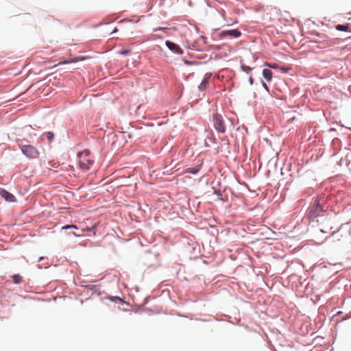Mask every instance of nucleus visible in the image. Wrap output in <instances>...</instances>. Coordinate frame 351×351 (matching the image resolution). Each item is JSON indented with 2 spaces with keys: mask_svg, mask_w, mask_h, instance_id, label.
Wrapping results in <instances>:
<instances>
[{
  "mask_svg": "<svg viewBox=\"0 0 351 351\" xmlns=\"http://www.w3.org/2000/svg\"><path fill=\"white\" fill-rule=\"evenodd\" d=\"M210 76H211V75L210 73H206L205 75L204 80H202V82H201V84H199V86L198 87L199 90L203 91L206 88L208 82H209V80L210 78Z\"/></svg>",
  "mask_w": 351,
  "mask_h": 351,
  "instance_id": "obj_8",
  "label": "nucleus"
},
{
  "mask_svg": "<svg viewBox=\"0 0 351 351\" xmlns=\"http://www.w3.org/2000/svg\"><path fill=\"white\" fill-rule=\"evenodd\" d=\"M320 199L319 198L317 197L313 203L311 204V206L309 208L308 216L311 219H313L319 216L321 213L323 212V208L319 204Z\"/></svg>",
  "mask_w": 351,
  "mask_h": 351,
  "instance_id": "obj_3",
  "label": "nucleus"
},
{
  "mask_svg": "<svg viewBox=\"0 0 351 351\" xmlns=\"http://www.w3.org/2000/svg\"><path fill=\"white\" fill-rule=\"evenodd\" d=\"M72 234H73V236H75V237H78V235H77L76 233H75V232H73V233H72Z\"/></svg>",
  "mask_w": 351,
  "mask_h": 351,
  "instance_id": "obj_24",
  "label": "nucleus"
},
{
  "mask_svg": "<svg viewBox=\"0 0 351 351\" xmlns=\"http://www.w3.org/2000/svg\"><path fill=\"white\" fill-rule=\"evenodd\" d=\"M0 195L5 199V201L9 202H16L15 197L5 189L0 188Z\"/></svg>",
  "mask_w": 351,
  "mask_h": 351,
  "instance_id": "obj_7",
  "label": "nucleus"
},
{
  "mask_svg": "<svg viewBox=\"0 0 351 351\" xmlns=\"http://www.w3.org/2000/svg\"><path fill=\"white\" fill-rule=\"evenodd\" d=\"M80 59L79 58H70L67 60L60 61L57 65L60 64H69V63H73V62H77Z\"/></svg>",
  "mask_w": 351,
  "mask_h": 351,
  "instance_id": "obj_10",
  "label": "nucleus"
},
{
  "mask_svg": "<svg viewBox=\"0 0 351 351\" xmlns=\"http://www.w3.org/2000/svg\"><path fill=\"white\" fill-rule=\"evenodd\" d=\"M166 46L175 53L181 55L183 53L182 49L177 44L172 43L169 40H167L165 43Z\"/></svg>",
  "mask_w": 351,
  "mask_h": 351,
  "instance_id": "obj_6",
  "label": "nucleus"
},
{
  "mask_svg": "<svg viewBox=\"0 0 351 351\" xmlns=\"http://www.w3.org/2000/svg\"><path fill=\"white\" fill-rule=\"evenodd\" d=\"M262 86L267 91H269V87L266 84L265 82H264L263 81H262Z\"/></svg>",
  "mask_w": 351,
  "mask_h": 351,
  "instance_id": "obj_19",
  "label": "nucleus"
},
{
  "mask_svg": "<svg viewBox=\"0 0 351 351\" xmlns=\"http://www.w3.org/2000/svg\"><path fill=\"white\" fill-rule=\"evenodd\" d=\"M14 283L19 284L22 281V277L19 274H14L12 276Z\"/></svg>",
  "mask_w": 351,
  "mask_h": 351,
  "instance_id": "obj_12",
  "label": "nucleus"
},
{
  "mask_svg": "<svg viewBox=\"0 0 351 351\" xmlns=\"http://www.w3.org/2000/svg\"><path fill=\"white\" fill-rule=\"evenodd\" d=\"M114 298H115V300H119L121 301V299L119 297H115Z\"/></svg>",
  "mask_w": 351,
  "mask_h": 351,
  "instance_id": "obj_23",
  "label": "nucleus"
},
{
  "mask_svg": "<svg viewBox=\"0 0 351 351\" xmlns=\"http://www.w3.org/2000/svg\"><path fill=\"white\" fill-rule=\"evenodd\" d=\"M117 31H118L117 28V27H115V28L114 29V30L112 31V33H115V32H117Z\"/></svg>",
  "mask_w": 351,
  "mask_h": 351,
  "instance_id": "obj_22",
  "label": "nucleus"
},
{
  "mask_svg": "<svg viewBox=\"0 0 351 351\" xmlns=\"http://www.w3.org/2000/svg\"><path fill=\"white\" fill-rule=\"evenodd\" d=\"M69 228L75 229V230L78 229V228L76 225H66L62 228V229H69Z\"/></svg>",
  "mask_w": 351,
  "mask_h": 351,
  "instance_id": "obj_15",
  "label": "nucleus"
},
{
  "mask_svg": "<svg viewBox=\"0 0 351 351\" xmlns=\"http://www.w3.org/2000/svg\"><path fill=\"white\" fill-rule=\"evenodd\" d=\"M264 65L268 66V67H270V68H272V69H277L278 68V65L276 64H270V63H268L267 62H265L264 63Z\"/></svg>",
  "mask_w": 351,
  "mask_h": 351,
  "instance_id": "obj_16",
  "label": "nucleus"
},
{
  "mask_svg": "<svg viewBox=\"0 0 351 351\" xmlns=\"http://www.w3.org/2000/svg\"><path fill=\"white\" fill-rule=\"evenodd\" d=\"M130 53V49H125V50H122L120 51V54L121 55H128Z\"/></svg>",
  "mask_w": 351,
  "mask_h": 351,
  "instance_id": "obj_18",
  "label": "nucleus"
},
{
  "mask_svg": "<svg viewBox=\"0 0 351 351\" xmlns=\"http://www.w3.org/2000/svg\"><path fill=\"white\" fill-rule=\"evenodd\" d=\"M249 82H250V85H252L254 84V79L252 76H250L249 77Z\"/></svg>",
  "mask_w": 351,
  "mask_h": 351,
  "instance_id": "obj_20",
  "label": "nucleus"
},
{
  "mask_svg": "<svg viewBox=\"0 0 351 351\" xmlns=\"http://www.w3.org/2000/svg\"><path fill=\"white\" fill-rule=\"evenodd\" d=\"M53 134L51 132H48L47 134V137L49 141H52L53 139Z\"/></svg>",
  "mask_w": 351,
  "mask_h": 351,
  "instance_id": "obj_17",
  "label": "nucleus"
},
{
  "mask_svg": "<svg viewBox=\"0 0 351 351\" xmlns=\"http://www.w3.org/2000/svg\"><path fill=\"white\" fill-rule=\"evenodd\" d=\"M213 125L217 132L221 133H224L226 132L224 120L220 114L215 113L213 114Z\"/></svg>",
  "mask_w": 351,
  "mask_h": 351,
  "instance_id": "obj_4",
  "label": "nucleus"
},
{
  "mask_svg": "<svg viewBox=\"0 0 351 351\" xmlns=\"http://www.w3.org/2000/svg\"><path fill=\"white\" fill-rule=\"evenodd\" d=\"M336 29L339 31L343 32H348L349 31V25H337L336 26Z\"/></svg>",
  "mask_w": 351,
  "mask_h": 351,
  "instance_id": "obj_11",
  "label": "nucleus"
},
{
  "mask_svg": "<svg viewBox=\"0 0 351 351\" xmlns=\"http://www.w3.org/2000/svg\"><path fill=\"white\" fill-rule=\"evenodd\" d=\"M241 69L243 71L246 72V73H250L251 71H252V68L248 66H246V65H241Z\"/></svg>",
  "mask_w": 351,
  "mask_h": 351,
  "instance_id": "obj_14",
  "label": "nucleus"
},
{
  "mask_svg": "<svg viewBox=\"0 0 351 351\" xmlns=\"http://www.w3.org/2000/svg\"><path fill=\"white\" fill-rule=\"evenodd\" d=\"M241 35V32L238 29H230V30H224L219 33L220 38H224L226 36H230L231 38H239Z\"/></svg>",
  "mask_w": 351,
  "mask_h": 351,
  "instance_id": "obj_5",
  "label": "nucleus"
},
{
  "mask_svg": "<svg viewBox=\"0 0 351 351\" xmlns=\"http://www.w3.org/2000/svg\"><path fill=\"white\" fill-rule=\"evenodd\" d=\"M189 172H191V173H192L195 174V173H196L197 172V170H195V171H190Z\"/></svg>",
  "mask_w": 351,
  "mask_h": 351,
  "instance_id": "obj_21",
  "label": "nucleus"
},
{
  "mask_svg": "<svg viewBox=\"0 0 351 351\" xmlns=\"http://www.w3.org/2000/svg\"><path fill=\"white\" fill-rule=\"evenodd\" d=\"M97 223H95L90 228H83L82 231H89V232L95 231V229L97 228Z\"/></svg>",
  "mask_w": 351,
  "mask_h": 351,
  "instance_id": "obj_13",
  "label": "nucleus"
},
{
  "mask_svg": "<svg viewBox=\"0 0 351 351\" xmlns=\"http://www.w3.org/2000/svg\"><path fill=\"white\" fill-rule=\"evenodd\" d=\"M79 166L83 170H87L94 163L93 159L90 156V152L88 149L84 150L78 154Z\"/></svg>",
  "mask_w": 351,
  "mask_h": 351,
  "instance_id": "obj_1",
  "label": "nucleus"
},
{
  "mask_svg": "<svg viewBox=\"0 0 351 351\" xmlns=\"http://www.w3.org/2000/svg\"><path fill=\"white\" fill-rule=\"evenodd\" d=\"M22 153L29 159L37 158L39 156V152L36 147L32 145L23 144V141L19 144Z\"/></svg>",
  "mask_w": 351,
  "mask_h": 351,
  "instance_id": "obj_2",
  "label": "nucleus"
},
{
  "mask_svg": "<svg viewBox=\"0 0 351 351\" xmlns=\"http://www.w3.org/2000/svg\"><path fill=\"white\" fill-rule=\"evenodd\" d=\"M263 76L267 81L270 82L272 80L273 73L271 70L265 69L263 70Z\"/></svg>",
  "mask_w": 351,
  "mask_h": 351,
  "instance_id": "obj_9",
  "label": "nucleus"
}]
</instances>
